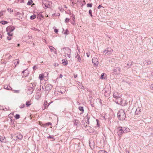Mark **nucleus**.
I'll return each mask as SVG.
<instances>
[{
	"mask_svg": "<svg viewBox=\"0 0 153 153\" xmlns=\"http://www.w3.org/2000/svg\"><path fill=\"white\" fill-rule=\"evenodd\" d=\"M118 117L120 120H123L125 119L126 114L125 112L123 110H120L117 113Z\"/></svg>",
	"mask_w": 153,
	"mask_h": 153,
	"instance_id": "f257e3e1",
	"label": "nucleus"
},
{
	"mask_svg": "<svg viewBox=\"0 0 153 153\" xmlns=\"http://www.w3.org/2000/svg\"><path fill=\"white\" fill-rule=\"evenodd\" d=\"M63 49L65 53V56L70 58L71 57V50L67 47L63 48Z\"/></svg>",
	"mask_w": 153,
	"mask_h": 153,
	"instance_id": "f03ea898",
	"label": "nucleus"
},
{
	"mask_svg": "<svg viewBox=\"0 0 153 153\" xmlns=\"http://www.w3.org/2000/svg\"><path fill=\"white\" fill-rule=\"evenodd\" d=\"M123 133V129L122 127H119L117 129V134L119 136H121Z\"/></svg>",
	"mask_w": 153,
	"mask_h": 153,
	"instance_id": "7ed1b4c3",
	"label": "nucleus"
},
{
	"mask_svg": "<svg viewBox=\"0 0 153 153\" xmlns=\"http://www.w3.org/2000/svg\"><path fill=\"white\" fill-rule=\"evenodd\" d=\"M92 62L95 66H97L99 63L98 59L96 57L93 58Z\"/></svg>",
	"mask_w": 153,
	"mask_h": 153,
	"instance_id": "20e7f679",
	"label": "nucleus"
},
{
	"mask_svg": "<svg viewBox=\"0 0 153 153\" xmlns=\"http://www.w3.org/2000/svg\"><path fill=\"white\" fill-rule=\"evenodd\" d=\"M15 28L13 26H8L6 29V30L7 33H11L14 30Z\"/></svg>",
	"mask_w": 153,
	"mask_h": 153,
	"instance_id": "39448f33",
	"label": "nucleus"
},
{
	"mask_svg": "<svg viewBox=\"0 0 153 153\" xmlns=\"http://www.w3.org/2000/svg\"><path fill=\"white\" fill-rule=\"evenodd\" d=\"M22 76L23 77H25L28 76L29 73L27 70H25L23 71L22 72Z\"/></svg>",
	"mask_w": 153,
	"mask_h": 153,
	"instance_id": "423d86ee",
	"label": "nucleus"
},
{
	"mask_svg": "<svg viewBox=\"0 0 153 153\" xmlns=\"http://www.w3.org/2000/svg\"><path fill=\"white\" fill-rule=\"evenodd\" d=\"M33 91V88H32L30 87L29 88H28L27 90V93L28 95H30L32 94Z\"/></svg>",
	"mask_w": 153,
	"mask_h": 153,
	"instance_id": "0eeeda50",
	"label": "nucleus"
},
{
	"mask_svg": "<svg viewBox=\"0 0 153 153\" xmlns=\"http://www.w3.org/2000/svg\"><path fill=\"white\" fill-rule=\"evenodd\" d=\"M52 88V86L51 85L47 84L45 87V89L46 90L49 91L51 90Z\"/></svg>",
	"mask_w": 153,
	"mask_h": 153,
	"instance_id": "6e6552de",
	"label": "nucleus"
},
{
	"mask_svg": "<svg viewBox=\"0 0 153 153\" xmlns=\"http://www.w3.org/2000/svg\"><path fill=\"white\" fill-rule=\"evenodd\" d=\"M49 47L51 52H54L55 54H56V50L54 48L50 46H49Z\"/></svg>",
	"mask_w": 153,
	"mask_h": 153,
	"instance_id": "1a4fd4ad",
	"label": "nucleus"
},
{
	"mask_svg": "<svg viewBox=\"0 0 153 153\" xmlns=\"http://www.w3.org/2000/svg\"><path fill=\"white\" fill-rule=\"evenodd\" d=\"M62 64L64 65H66L68 64L67 60L65 59H63L62 60Z\"/></svg>",
	"mask_w": 153,
	"mask_h": 153,
	"instance_id": "9d476101",
	"label": "nucleus"
},
{
	"mask_svg": "<svg viewBox=\"0 0 153 153\" xmlns=\"http://www.w3.org/2000/svg\"><path fill=\"white\" fill-rule=\"evenodd\" d=\"M76 58L77 59L78 62H81V59L78 54H77V55L76 56Z\"/></svg>",
	"mask_w": 153,
	"mask_h": 153,
	"instance_id": "9b49d317",
	"label": "nucleus"
},
{
	"mask_svg": "<svg viewBox=\"0 0 153 153\" xmlns=\"http://www.w3.org/2000/svg\"><path fill=\"white\" fill-rule=\"evenodd\" d=\"M122 129H123V133H127L129 131V129L127 128L124 127H122Z\"/></svg>",
	"mask_w": 153,
	"mask_h": 153,
	"instance_id": "f8f14e48",
	"label": "nucleus"
},
{
	"mask_svg": "<svg viewBox=\"0 0 153 153\" xmlns=\"http://www.w3.org/2000/svg\"><path fill=\"white\" fill-rule=\"evenodd\" d=\"M141 108L140 107L137 108L135 111V113L136 114H138L140 112Z\"/></svg>",
	"mask_w": 153,
	"mask_h": 153,
	"instance_id": "ddd939ff",
	"label": "nucleus"
},
{
	"mask_svg": "<svg viewBox=\"0 0 153 153\" xmlns=\"http://www.w3.org/2000/svg\"><path fill=\"white\" fill-rule=\"evenodd\" d=\"M44 77V74H41L39 76V78L41 81L42 80Z\"/></svg>",
	"mask_w": 153,
	"mask_h": 153,
	"instance_id": "4468645a",
	"label": "nucleus"
},
{
	"mask_svg": "<svg viewBox=\"0 0 153 153\" xmlns=\"http://www.w3.org/2000/svg\"><path fill=\"white\" fill-rule=\"evenodd\" d=\"M5 89L8 90H12V88L9 86L6 85L4 86Z\"/></svg>",
	"mask_w": 153,
	"mask_h": 153,
	"instance_id": "2eb2a0df",
	"label": "nucleus"
},
{
	"mask_svg": "<svg viewBox=\"0 0 153 153\" xmlns=\"http://www.w3.org/2000/svg\"><path fill=\"white\" fill-rule=\"evenodd\" d=\"M47 102L45 100L44 101L43 106V109L44 110L46 108V105L47 104Z\"/></svg>",
	"mask_w": 153,
	"mask_h": 153,
	"instance_id": "dca6fc26",
	"label": "nucleus"
},
{
	"mask_svg": "<svg viewBox=\"0 0 153 153\" xmlns=\"http://www.w3.org/2000/svg\"><path fill=\"white\" fill-rule=\"evenodd\" d=\"M51 124V123L50 122H48L45 124H44L42 125V126L44 127H46L47 126H48L49 125Z\"/></svg>",
	"mask_w": 153,
	"mask_h": 153,
	"instance_id": "f3484780",
	"label": "nucleus"
},
{
	"mask_svg": "<svg viewBox=\"0 0 153 153\" xmlns=\"http://www.w3.org/2000/svg\"><path fill=\"white\" fill-rule=\"evenodd\" d=\"M19 60L18 59H16L14 60V63L16 65H18L19 63Z\"/></svg>",
	"mask_w": 153,
	"mask_h": 153,
	"instance_id": "a211bd4d",
	"label": "nucleus"
},
{
	"mask_svg": "<svg viewBox=\"0 0 153 153\" xmlns=\"http://www.w3.org/2000/svg\"><path fill=\"white\" fill-rule=\"evenodd\" d=\"M18 139L21 140L22 138V135L20 134H19V135L16 137Z\"/></svg>",
	"mask_w": 153,
	"mask_h": 153,
	"instance_id": "6ab92c4d",
	"label": "nucleus"
},
{
	"mask_svg": "<svg viewBox=\"0 0 153 153\" xmlns=\"http://www.w3.org/2000/svg\"><path fill=\"white\" fill-rule=\"evenodd\" d=\"M31 104V103H30V101H27L26 103V105L27 107L29 106Z\"/></svg>",
	"mask_w": 153,
	"mask_h": 153,
	"instance_id": "aec40b11",
	"label": "nucleus"
},
{
	"mask_svg": "<svg viewBox=\"0 0 153 153\" xmlns=\"http://www.w3.org/2000/svg\"><path fill=\"white\" fill-rule=\"evenodd\" d=\"M36 17V15H33L30 16V19L32 20L35 19Z\"/></svg>",
	"mask_w": 153,
	"mask_h": 153,
	"instance_id": "412c9836",
	"label": "nucleus"
},
{
	"mask_svg": "<svg viewBox=\"0 0 153 153\" xmlns=\"http://www.w3.org/2000/svg\"><path fill=\"white\" fill-rule=\"evenodd\" d=\"M8 23V22L6 21H2L0 22V23L2 25H5Z\"/></svg>",
	"mask_w": 153,
	"mask_h": 153,
	"instance_id": "4be33fe9",
	"label": "nucleus"
},
{
	"mask_svg": "<svg viewBox=\"0 0 153 153\" xmlns=\"http://www.w3.org/2000/svg\"><path fill=\"white\" fill-rule=\"evenodd\" d=\"M13 92L15 93H19V90H13Z\"/></svg>",
	"mask_w": 153,
	"mask_h": 153,
	"instance_id": "5701e85b",
	"label": "nucleus"
},
{
	"mask_svg": "<svg viewBox=\"0 0 153 153\" xmlns=\"http://www.w3.org/2000/svg\"><path fill=\"white\" fill-rule=\"evenodd\" d=\"M32 2L33 1L32 0H30L28 2L27 4L29 5H30L32 4Z\"/></svg>",
	"mask_w": 153,
	"mask_h": 153,
	"instance_id": "b1692460",
	"label": "nucleus"
},
{
	"mask_svg": "<svg viewBox=\"0 0 153 153\" xmlns=\"http://www.w3.org/2000/svg\"><path fill=\"white\" fill-rule=\"evenodd\" d=\"M79 109L80 111H84L83 108V107L80 106L79 108Z\"/></svg>",
	"mask_w": 153,
	"mask_h": 153,
	"instance_id": "393cba45",
	"label": "nucleus"
},
{
	"mask_svg": "<svg viewBox=\"0 0 153 153\" xmlns=\"http://www.w3.org/2000/svg\"><path fill=\"white\" fill-rule=\"evenodd\" d=\"M105 74L104 73H102L101 74V77H100L101 79H105V78L104 77V76Z\"/></svg>",
	"mask_w": 153,
	"mask_h": 153,
	"instance_id": "a878e982",
	"label": "nucleus"
},
{
	"mask_svg": "<svg viewBox=\"0 0 153 153\" xmlns=\"http://www.w3.org/2000/svg\"><path fill=\"white\" fill-rule=\"evenodd\" d=\"M15 118L16 119H19L20 118V115L18 114H16L15 116Z\"/></svg>",
	"mask_w": 153,
	"mask_h": 153,
	"instance_id": "bb28decb",
	"label": "nucleus"
},
{
	"mask_svg": "<svg viewBox=\"0 0 153 153\" xmlns=\"http://www.w3.org/2000/svg\"><path fill=\"white\" fill-rule=\"evenodd\" d=\"M70 19L67 18H66L65 20V22L66 23H68L70 21Z\"/></svg>",
	"mask_w": 153,
	"mask_h": 153,
	"instance_id": "cd10ccee",
	"label": "nucleus"
},
{
	"mask_svg": "<svg viewBox=\"0 0 153 153\" xmlns=\"http://www.w3.org/2000/svg\"><path fill=\"white\" fill-rule=\"evenodd\" d=\"M87 6V7H92V4H88Z\"/></svg>",
	"mask_w": 153,
	"mask_h": 153,
	"instance_id": "c85d7f7f",
	"label": "nucleus"
},
{
	"mask_svg": "<svg viewBox=\"0 0 153 153\" xmlns=\"http://www.w3.org/2000/svg\"><path fill=\"white\" fill-rule=\"evenodd\" d=\"M7 33V35L10 36H12L13 35V33Z\"/></svg>",
	"mask_w": 153,
	"mask_h": 153,
	"instance_id": "c756f323",
	"label": "nucleus"
},
{
	"mask_svg": "<svg viewBox=\"0 0 153 153\" xmlns=\"http://www.w3.org/2000/svg\"><path fill=\"white\" fill-rule=\"evenodd\" d=\"M7 10L8 11L11 13L13 12V9L11 8H8Z\"/></svg>",
	"mask_w": 153,
	"mask_h": 153,
	"instance_id": "7c9ffc66",
	"label": "nucleus"
},
{
	"mask_svg": "<svg viewBox=\"0 0 153 153\" xmlns=\"http://www.w3.org/2000/svg\"><path fill=\"white\" fill-rule=\"evenodd\" d=\"M68 30H66L64 32V33L65 34H68Z\"/></svg>",
	"mask_w": 153,
	"mask_h": 153,
	"instance_id": "2f4dec72",
	"label": "nucleus"
},
{
	"mask_svg": "<svg viewBox=\"0 0 153 153\" xmlns=\"http://www.w3.org/2000/svg\"><path fill=\"white\" fill-rule=\"evenodd\" d=\"M89 13L90 15L92 17V11L91 10H89Z\"/></svg>",
	"mask_w": 153,
	"mask_h": 153,
	"instance_id": "473e14b6",
	"label": "nucleus"
},
{
	"mask_svg": "<svg viewBox=\"0 0 153 153\" xmlns=\"http://www.w3.org/2000/svg\"><path fill=\"white\" fill-rule=\"evenodd\" d=\"M7 39L8 40H10L12 39V37H7Z\"/></svg>",
	"mask_w": 153,
	"mask_h": 153,
	"instance_id": "72a5a7b5",
	"label": "nucleus"
},
{
	"mask_svg": "<svg viewBox=\"0 0 153 153\" xmlns=\"http://www.w3.org/2000/svg\"><path fill=\"white\" fill-rule=\"evenodd\" d=\"M87 121L86 122V123L87 124H88L89 123V119L88 118V117H87Z\"/></svg>",
	"mask_w": 153,
	"mask_h": 153,
	"instance_id": "f704fd0d",
	"label": "nucleus"
},
{
	"mask_svg": "<svg viewBox=\"0 0 153 153\" xmlns=\"http://www.w3.org/2000/svg\"><path fill=\"white\" fill-rule=\"evenodd\" d=\"M90 53V52L87 53H86V54L87 55V56L88 57H89Z\"/></svg>",
	"mask_w": 153,
	"mask_h": 153,
	"instance_id": "c9c22d12",
	"label": "nucleus"
},
{
	"mask_svg": "<svg viewBox=\"0 0 153 153\" xmlns=\"http://www.w3.org/2000/svg\"><path fill=\"white\" fill-rule=\"evenodd\" d=\"M25 105L24 104H23L22 105H21V106H19V107L20 108H23L25 107Z\"/></svg>",
	"mask_w": 153,
	"mask_h": 153,
	"instance_id": "e433bc0d",
	"label": "nucleus"
},
{
	"mask_svg": "<svg viewBox=\"0 0 153 153\" xmlns=\"http://www.w3.org/2000/svg\"><path fill=\"white\" fill-rule=\"evenodd\" d=\"M4 139L2 137L1 138H0V140L1 142H3V141L4 140Z\"/></svg>",
	"mask_w": 153,
	"mask_h": 153,
	"instance_id": "4c0bfd02",
	"label": "nucleus"
},
{
	"mask_svg": "<svg viewBox=\"0 0 153 153\" xmlns=\"http://www.w3.org/2000/svg\"><path fill=\"white\" fill-rule=\"evenodd\" d=\"M152 130H153V128H150L149 129V131H152Z\"/></svg>",
	"mask_w": 153,
	"mask_h": 153,
	"instance_id": "58836bf2",
	"label": "nucleus"
},
{
	"mask_svg": "<svg viewBox=\"0 0 153 153\" xmlns=\"http://www.w3.org/2000/svg\"><path fill=\"white\" fill-rule=\"evenodd\" d=\"M3 12H0V16H3Z\"/></svg>",
	"mask_w": 153,
	"mask_h": 153,
	"instance_id": "ea45409f",
	"label": "nucleus"
},
{
	"mask_svg": "<svg viewBox=\"0 0 153 153\" xmlns=\"http://www.w3.org/2000/svg\"><path fill=\"white\" fill-rule=\"evenodd\" d=\"M38 14V15H39L41 17H43V16H42L41 14H40L39 13Z\"/></svg>",
	"mask_w": 153,
	"mask_h": 153,
	"instance_id": "a19ab883",
	"label": "nucleus"
},
{
	"mask_svg": "<svg viewBox=\"0 0 153 153\" xmlns=\"http://www.w3.org/2000/svg\"><path fill=\"white\" fill-rule=\"evenodd\" d=\"M146 62H147V63L148 64H150L151 63V62L150 61H146Z\"/></svg>",
	"mask_w": 153,
	"mask_h": 153,
	"instance_id": "79ce46f5",
	"label": "nucleus"
},
{
	"mask_svg": "<svg viewBox=\"0 0 153 153\" xmlns=\"http://www.w3.org/2000/svg\"><path fill=\"white\" fill-rule=\"evenodd\" d=\"M101 7H102V6L100 5L98 7V9H100Z\"/></svg>",
	"mask_w": 153,
	"mask_h": 153,
	"instance_id": "37998d69",
	"label": "nucleus"
},
{
	"mask_svg": "<svg viewBox=\"0 0 153 153\" xmlns=\"http://www.w3.org/2000/svg\"><path fill=\"white\" fill-rule=\"evenodd\" d=\"M63 76L62 75V74H60L59 75V77L60 78H62V77Z\"/></svg>",
	"mask_w": 153,
	"mask_h": 153,
	"instance_id": "c03bdc74",
	"label": "nucleus"
},
{
	"mask_svg": "<svg viewBox=\"0 0 153 153\" xmlns=\"http://www.w3.org/2000/svg\"><path fill=\"white\" fill-rule=\"evenodd\" d=\"M58 31V30L56 29H55L54 30V32H55V33H57Z\"/></svg>",
	"mask_w": 153,
	"mask_h": 153,
	"instance_id": "a18cd8bd",
	"label": "nucleus"
},
{
	"mask_svg": "<svg viewBox=\"0 0 153 153\" xmlns=\"http://www.w3.org/2000/svg\"><path fill=\"white\" fill-rule=\"evenodd\" d=\"M151 88L152 89H153V84L151 86Z\"/></svg>",
	"mask_w": 153,
	"mask_h": 153,
	"instance_id": "49530a36",
	"label": "nucleus"
},
{
	"mask_svg": "<svg viewBox=\"0 0 153 153\" xmlns=\"http://www.w3.org/2000/svg\"><path fill=\"white\" fill-rule=\"evenodd\" d=\"M77 76V75L76 74L74 75V78H76Z\"/></svg>",
	"mask_w": 153,
	"mask_h": 153,
	"instance_id": "de8ad7c7",
	"label": "nucleus"
},
{
	"mask_svg": "<svg viewBox=\"0 0 153 153\" xmlns=\"http://www.w3.org/2000/svg\"><path fill=\"white\" fill-rule=\"evenodd\" d=\"M48 138H53V137L52 136H49V137H48Z\"/></svg>",
	"mask_w": 153,
	"mask_h": 153,
	"instance_id": "09e8293b",
	"label": "nucleus"
},
{
	"mask_svg": "<svg viewBox=\"0 0 153 153\" xmlns=\"http://www.w3.org/2000/svg\"><path fill=\"white\" fill-rule=\"evenodd\" d=\"M2 37L1 35L0 34V40L1 39Z\"/></svg>",
	"mask_w": 153,
	"mask_h": 153,
	"instance_id": "8fccbe9b",
	"label": "nucleus"
},
{
	"mask_svg": "<svg viewBox=\"0 0 153 153\" xmlns=\"http://www.w3.org/2000/svg\"><path fill=\"white\" fill-rule=\"evenodd\" d=\"M114 97L116 98H120V97H119L118 96H115Z\"/></svg>",
	"mask_w": 153,
	"mask_h": 153,
	"instance_id": "3c124183",
	"label": "nucleus"
},
{
	"mask_svg": "<svg viewBox=\"0 0 153 153\" xmlns=\"http://www.w3.org/2000/svg\"><path fill=\"white\" fill-rule=\"evenodd\" d=\"M96 121H97V125H98V126H98V119H97V120H96Z\"/></svg>",
	"mask_w": 153,
	"mask_h": 153,
	"instance_id": "603ef678",
	"label": "nucleus"
},
{
	"mask_svg": "<svg viewBox=\"0 0 153 153\" xmlns=\"http://www.w3.org/2000/svg\"><path fill=\"white\" fill-rule=\"evenodd\" d=\"M52 102H50L48 104V105H47V107H48V106H49V105Z\"/></svg>",
	"mask_w": 153,
	"mask_h": 153,
	"instance_id": "864d4df0",
	"label": "nucleus"
},
{
	"mask_svg": "<svg viewBox=\"0 0 153 153\" xmlns=\"http://www.w3.org/2000/svg\"><path fill=\"white\" fill-rule=\"evenodd\" d=\"M20 44H18L17 46H18V47H19V46H20Z\"/></svg>",
	"mask_w": 153,
	"mask_h": 153,
	"instance_id": "5fc2aeb1",
	"label": "nucleus"
},
{
	"mask_svg": "<svg viewBox=\"0 0 153 153\" xmlns=\"http://www.w3.org/2000/svg\"><path fill=\"white\" fill-rule=\"evenodd\" d=\"M36 97H38V99H39V98H40V97H39V96H36Z\"/></svg>",
	"mask_w": 153,
	"mask_h": 153,
	"instance_id": "6e6d98bb",
	"label": "nucleus"
},
{
	"mask_svg": "<svg viewBox=\"0 0 153 153\" xmlns=\"http://www.w3.org/2000/svg\"><path fill=\"white\" fill-rule=\"evenodd\" d=\"M74 124H75V125H77V124H76V122L75 123H74Z\"/></svg>",
	"mask_w": 153,
	"mask_h": 153,
	"instance_id": "4d7b16f0",
	"label": "nucleus"
},
{
	"mask_svg": "<svg viewBox=\"0 0 153 153\" xmlns=\"http://www.w3.org/2000/svg\"><path fill=\"white\" fill-rule=\"evenodd\" d=\"M48 15H47L46 16V17H48Z\"/></svg>",
	"mask_w": 153,
	"mask_h": 153,
	"instance_id": "13d9d810",
	"label": "nucleus"
},
{
	"mask_svg": "<svg viewBox=\"0 0 153 153\" xmlns=\"http://www.w3.org/2000/svg\"><path fill=\"white\" fill-rule=\"evenodd\" d=\"M89 145H90V143L89 142ZM90 146H91L90 145Z\"/></svg>",
	"mask_w": 153,
	"mask_h": 153,
	"instance_id": "bf43d9fd",
	"label": "nucleus"
},
{
	"mask_svg": "<svg viewBox=\"0 0 153 153\" xmlns=\"http://www.w3.org/2000/svg\"><path fill=\"white\" fill-rule=\"evenodd\" d=\"M83 2H85V1H83Z\"/></svg>",
	"mask_w": 153,
	"mask_h": 153,
	"instance_id": "052dcab7",
	"label": "nucleus"
},
{
	"mask_svg": "<svg viewBox=\"0 0 153 153\" xmlns=\"http://www.w3.org/2000/svg\"><path fill=\"white\" fill-rule=\"evenodd\" d=\"M36 99H37V98H38V97H36Z\"/></svg>",
	"mask_w": 153,
	"mask_h": 153,
	"instance_id": "680f3d73",
	"label": "nucleus"
}]
</instances>
